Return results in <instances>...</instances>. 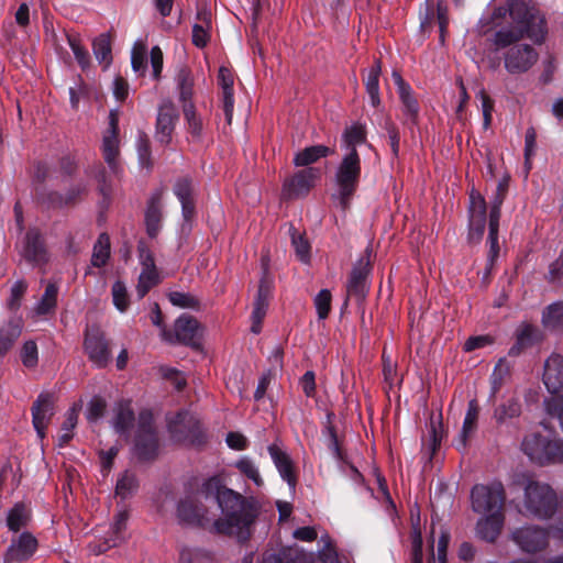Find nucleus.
<instances>
[{
    "label": "nucleus",
    "instance_id": "1",
    "mask_svg": "<svg viewBox=\"0 0 563 563\" xmlns=\"http://www.w3.org/2000/svg\"><path fill=\"white\" fill-rule=\"evenodd\" d=\"M200 494L206 498H214L221 509V517L213 522L218 533L235 537L240 541H245L250 537L251 527L257 517L254 500L225 487L218 477L206 481Z\"/></svg>",
    "mask_w": 563,
    "mask_h": 563
},
{
    "label": "nucleus",
    "instance_id": "2",
    "mask_svg": "<svg viewBox=\"0 0 563 563\" xmlns=\"http://www.w3.org/2000/svg\"><path fill=\"white\" fill-rule=\"evenodd\" d=\"M509 15L512 25L499 29L493 38L497 49L506 48L515 42L528 36L540 43L545 34L544 19L537 11L529 9L522 0H510L506 5L494 10V19H505Z\"/></svg>",
    "mask_w": 563,
    "mask_h": 563
},
{
    "label": "nucleus",
    "instance_id": "3",
    "mask_svg": "<svg viewBox=\"0 0 563 563\" xmlns=\"http://www.w3.org/2000/svg\"><path fill=\"white\" fill-rule=\"evenodd\" d=\"M515 484L525 490L523 503L529 514L545 518L554 512L556 497L548 484L534 481L526 474L519 475Z\"/></svg>",
    "mask_w": 563,
    "mask_h": 563
},
{
    "label": "nucleus",
    "instance_id": "4",
    "mask_svg": "<svg viewBox=\"0 0 563 563\" xmlns=\"http://www.w3.org/2000/svg\"><path fill=\"white\" fill-rule=\"evenodd\" d=\"M522 450L531 462L539 465L563 463V440L536 432L523 439Z\"/></svg>",
    "mask_w": 563,
    "mask_h": 563
},
{
    "label": "nucleus",
    "instance_id": "5",
    "mask_svg": "<svg viewBox=\"0 0 563 563\" xmlns=\"http://www.w3.org/2000/svg\"><path fill=\"white\" fill-rule=\"evenodd\" d=\"M361 177V158L357 151L345 153L335 172L338 199L342 209L349 207Z\"/></svg>",
    "mask_w": 563,
    "mask_h": 563
},
{
    "label": "nucleus",
    "instance_id": "6",
    "mask_svg": "<svg viewBox=\"0 0 563 563\" xmlns=\"http://www.w3.org/2000/svg\"><path fill=\"white\" fill-rule=\"evenodd\" d=\"M472 508L481 515L504 512L505 492L500 483L475 485L471 492Z\"/></svg>",
    "mask_w": 563,
    "mask_h": 563
},
{
    "label": "nucleus",
    "instance_id": "7",
    "mask_svg": "<svg viewBox=\"0 0 563 563\" xmlns=\"http://www.w3.org/2000/svg\"><path fill=\"white\" fill-rule=\"evenodd\" d=\"M505 53V68L510 74H521L529 70L538 60V53L528 44L512 43Z\"/></svg>",
    "mask_w": 563,
    "mask_h": 563
},
{
    "label": "nucleus",
    "instance_id": "8",
    "mask_svg": "<svg viewBox=\"0 0 563 563\" xmlns=\"http://www.w3.org/2000/svg\"><path fill=\"white\" fill-rule=\"evenodd\" d=\"M101 152L108 166L115 172L118 167L117 159L120 155L119 110L117 109L109 112V123L103 132Z\"/></svg>",
    "mask_w": 563,
    "mask_h": 563
},
{
    "label": "nucleus",
    "instance_id": "9",
    "mask_svg": "<svg viewBox=\"0 0 563 563\" xmlns=\"http://www.w3.org/2000/svg\"><path fill=\"white\" fill-rule=\"evenodd\" d=\"M157 439L152 427V415L147 411L140 415L139 433L135 452L142 460L152 459L157 452Z\"/></svg>",
    "mask_w": 563,
    "mask_h": 563
},
{
    "label": "nucleus",
    "instance_id": "10",
    "mask_svg": "<svg viewBox=\"0 0 563 563\" xmlns=\"http://www.w3.org/2000/svg\"><path fill=\"white\" fill-rule=\"evenodd\" d=\"M511 540L525 552L533 553L543 550L548 544L547 532L534 526L515 529Z\"/></svg>",
    "mask_w": 563,
    "mask_h": 563
},
{
    "label": "nucleus",
    "instance_id": "11",
    "mask_svg": "<svg viewBox=\"0 0 563 563\" xmlns=\"http://www.w3.org/2000/svg\"><path fill=\"white\" fill-rule=\"evenodd\" d=\"M38 547L36 538L30 532H23L12 539L3 555V563H21L30 560Z\"/></svg>",
    "mask_w": 563,
    "mask_h": 563
},
{
    "label": "nucleus",
    "instance_id": "12",
    "mask_svg": "<svg viewBox=\"0 0 563 563\" xmlns=\"http://www.w3.org/2000/svg\"><path fill=\"white\" fill-rule=\"evenodd\" d=\"M178 121V111L169 100L162 102L158 108L155 139L162 144H169L175 125Z\"/></svg>",
    "mask_w": 563,
    "mask_h": 563
},
{
    "label": "nucleus",
    "instance_id": "13",
    "mask_svg": "<svg viewBox=\"0 0 563 563\" xmlns=\"http://www.w3.org/2000/svg\"><path fill=\"white\" fill-rule=\"evenodd\" d=\"M137 250L142 272L139 277L136 292L140 298H143L158 283V274L151 251L144 244H140Z\"/></svg>",
    "mask_w": 563,
    "mask_h": 563
},
{
    "label": "nucleus",
    "instance_id": "14",
    "mask_svg": "<svg viewBox=\"0 0 563 563\" xmlns=\"http://www.w3.org/2000/svg\"><path fill=\"white\" fill-rule=\"evenodd\" d=\"M486 201L474 188L470 192V239L479 240L486 225Z\"/></svg>",
    "mask_w": 563,
    "mask_h": 563
},
{
    "label": "nucleus",
    "instance_id": "15",
    "mask_svg": "<svg viewBox=\"0 0 563 563\" xmlns=\"http://www.w3.org/2000/svg\"><path fill=\"white\" fill-rule=\"evenodd\" d=\"M85 351L89 360L98 367H103L110 360L108 344L98 328L88 329L85 338Z\"/></svg>",
    "mask_w": 563,
    "mask_h": 563
},
{
    "label": "nucleus",
    "instance_id": "16",
    "mask_svg": "<svg viewBox=\"0 0 563 563\" xmlns=\"http://www.w3.org/2000/svg\"><path fill=\"white\" fill-rule=\"evenodd\" d=\"M319 178V169L306 168L296 173L292 177L285 180L283 194L287 198L306 195L314 181Z\"/></svg>",
    "mask_w": 563,
    "mask_h": 563
},
{
    "label": "nucleus",
    "instance_id": "17",
    "mask_svg": "<svg viewBox=\"0 0 563 563\" xmlns=\"http://www.w3.org/2000/svg\"><path fill=\"white\" fill-rule=\"evenodd\" d=\"M178 518L189 525L207 526L210 522L208 510L197 498L188 496L179 501L177 507Z\"/></svg>",
    "mask_w": 563,
    "mask_h": 563
},
{
    "label": "nucleus",
    "instance_id": "18",
    "mask_svg": "<svg viewBox=\"0 0 563 563\" xmlns=\"http://www.w3.org/2000/svg\"><path fill=\"white\" fill-rule=\"evenodd\" d=\"M197 333L198 321L185 314L176 320L174 325V335L165 329L162 330V336L164 340L185 344H191L195 341Z\"/></svg>",
    "mask_w": 563,
    "mask_h": 563
},
{
    "label": "nucleus",
    "instance_id": "19",
    "mask_svg": "<svg viewBox=\"0 0 563 563\" xmlns=\"http://www.w3.org/2000/svg\"><path fill=\"white\" fill-rule=\"evenodd\" d=\"M543 383L551 394H556L563 387V356L551 354L544 363Z\"/></svg>",
    "mask_w": 563,
    "mask_h": 563
},
{
    "label": "nucleus",
    "instance_id": "20",
    "mask_svg": "<svg viewBox=\"0 0 563 563\" xmlns=\"http://www.w3.org/2000/svg\"><path fill=\"white\" fill-rule=\"evenodd\" d=\"M33 424L37 435L42 439L45 435V429L53 416V398L48 394H42L32 407Z\"/></svg>",
    "mask_w": 563,
    "mask_h": 563
},
{
    "label": "nucleus",
    "instance_id": "21",
    "mask_svg": "<svg viewBox=\"0 0 563 563\" xmlns=\"http://www.w3.org/2000/svg\"><path fill=\"white\" fill-rule=\"evenodd\" d=\"M268 452L282 478L287 482L290 488H295L297 477L289 455L277 444L269 445Z\"/></svg>",
    "mask_w": 563,
    "mask_h": 563
},
{
    "label": "nucleus",
    "instance_id": "22",
    "mask_svg": "<svg viewBox=\"0 0 563 563\" xmlns=\"http://www.w3.org/2000/svg\"><path fill=\"white\" fill-rule=\"evenodd\" d=\"M504 520V512L483 515L476 525L477 537L487 542H494L501 532Z\"/></svg>",
    "mask_w": 563,
    "mask_h": 563
},
{
    "label": "nucleus",
    "instance_id": "23",
    "mask_svg": "<svg viewBox=\"0 0 563 563\" xmlns=\"http://www.w3.org/2000/svg\"><path fill=\"white\" fill-rule=\"evenodd\" d=\"M368 266V260L364 258L360 260L354 266L346 287L350 296H354L357 299H362L365 296L369 273Z\"/></svg>",
    "mask_w": 563,
    "mask_h": 563
},
{
    "label": "nucleus",
    "instance_id": "24",
    "mask_svg": "<svg viewBox=\"0 0 563 563\" xmlns=\"http://www.w3.org/2000/svg\"><path fill=\"white\" fill-rule=\"evenodd\" d=\"M479 408L476 400H471L463 421L462 430L456 439L455 446L459 451H465L468 438L474 433L477 426Z\"/></svg>",
    "mask_w": 563,
    "mask_h": 563
},
{
    "label": "nucleus",
    "instance_id": "25",
    "mask_svg": "<svg viewBox=\"0 0 563 563\" xmlns=\"http://www.w3.org/2000/svg\"><path fill=\"white\" fill-rule=\"evenodd\" d=\"M219 84L222 88L223 111L227 122L230 124L233 117L234 99H233V76L231 71L221 67L219 69Z\"/></svg>",
    "mask_w": 563,
    "mask_h": 563
},
{
    "label": "nucleus",
    "instance_id": "26",
    "mask_svg": "<svg viewBox=\"0 0 563 563\" xmlns=\"http://www.w3.org/2000/svg\"><path fill=\"white\" fill-rule=\"evenodd\" d=\"M212 29L211 12L200 10L197 13V23L192 26V43L197 47H205L210 41Z\"/></svg>",
    "mask_w": 563,
    "mask_h": 563
},
{
    "label": "nucleus",
    "instance_id": "27",
    "mask_svg": "<svg viewBox=\"0 0 563 563\" xmlns=\"http://www.w3.org/2000/svg\"><path fill=\"white\" fill-rule=\"evenodd\" d=\"M517 342L509 350V355L517 356L521 351L541 340L540 331L531 324L522 323L517 330Z\"/></svg>",
    "mask_w": 563,
    "mask_h": 563
},
{
    "label": "nucleus",
    "instance_id": "28",
    "mask_svg": "<svg viewBox=\"0 0 563 563\" xmlns=\"http://www.w3.org/2000/svg\"><path fill=\"white\" fill-rule=\"evenodd\" d=\"M24 256L29 261L34 263L46 262V251L40 233L35 230H31L25 236Z\"/></svg>",
    "mask_w": 563,
    "mask_h": 563
},
{
    "label": "nucleus",
    "instance_id": "29",
    "mask_svg": "<svg viewBox=\"0 0 563 563\" xmlns=\"http://www.w3.org/2000/svg\"><path fill=\"white\" fill-rule=\"evenodd\" d=\"M162 221V195L159 192L152 196L146 212L145 222L150 236L154 238L161 229Z\"/></svg>",
    "mask_w": 563,
    "mask_h": 563
},
{
    "label": "nucleus",
    "instance_id": "30",
    "mask_svg": "<svg viewBox=\"0 0 563 563\" xmlns=\"http://www.w3.org/2000/svg\"><path fill=\"white\" fill-rule=\"evenodd\" d=\"M174 192L179 199L183 208V214L186 219H189L194 213V185L188 178H180L174 186Z\"/></svg>",
    "mask_w": 563,
    "mask_h": 563
},
{
    "label": "nucleus",
    "instance_id": "31",
    "mask_svg": "<svg viewBox=\"0 0 563 563\" xmlns=\"http://www.w3.org/2000/svg\"><path fill=\"white\" fill-rule=\"evenodd\" d=\"M331 154L325 145H313L299 151L294 157L295 166H308Z\"/></svg>",
    "mask_w": 563,
    "mask_h": 563
},
{
    "label": "nucleus",
    "instance_id": "32",
    "mask_svg": "<svg viewBox=\"0 0 563 563\" xmlns=\"http://www.w3.org/2000/svg\"><path fill=\"white\" fill-rule=\"evenodd\" d=\"M271 289V283L266 280V278H263L260 283L257 295L254 301V309L251 316L252 320L263 321L268 307Z\"/></svg>",
    "mask_w": 563,
    "mask_h": 563
},
{
    "label": "nucleus",
    "instance_id": "33",
    "mask_svg": "<svg viewBox=\"0 0 563 563\" xmlns=\"http://www.w3.org/2000/svg\"><path fill=\"white\" fill-rule=\"evenodd\" d=\"M192 427V417L188 412H179L168 422V429L177 441H183L188 437Z\"/></svg>",
    "mask_w": 563,
    "mask_h": 563
},
{
    "label": "nucleus",
    "instance_id": "34",
    "mask_svg": "<svg viewBox=\"0 0 563 563\" xmlns=\"http://www.w3.org/2000/svg\"><path fill=\"white\" fill-rule=\"evenodd\" d=\"M366 141V132L364 126L353 124L345 129L342 135V147L345 153L356 151V147Z\"/></svg>",
    "mask_w": 563,
    "mask_h": 563
},
{
    "label": "nucleus",
    "instance_id": "35",
    "mask_svg": "<svg viewBox=\"0 0 563 563\" xmlns=\"http://www.w3.org/2000/svg\"><path fill=\"white\" fill-rule=\"evenodd\" d=\"M184 118L187 123V129L194 140L198 141L202 136L203 121L197 113L192 102L183 104Z\"/></svg>",
    "mask_w": 563,
    "mask_h": 563
},
{
    "label": "nucleus",
    "instance_id": "36",
    "mask_svg": "<svg viewBox=\"0 0 563 563\" xmlns=\"http://www.w3.org/2000/svg\"><path fill=\"white\" fill-rule=\"evenodd\" d=\"M382 71L380 62L376 60L375 64L368 69L366 79H365V87L366 91L369 96L371 103L373 107H378L380 103L379 98V75Z\"/></svg>",
    "mask_w": 563,
    "mask_h": 563
},
{
    "label": "nucleus",
    "instance_id": "37",
    "mask_svg": "<svg viewBox=\"0 0 563 563\" xmlns=\"http://www.w3.org/2000/svg\"><path fill=\"white\" fill-rule=\"evenodd\" d=\"M30 520V509L23 504L14 505L8 512L7 526L11 531H19L26 527Z\"/></svg>",
    "mask_w": 563,
    "mask_h": 563
},
{
    "label": "nucleus",
    "instance_id": "38",
    "mask_svg": "<svg viewBox=\"0 0 563 563\" xmlns=\"http://www.w3.org/2000/svg\"><path fill=\"white\" fill-rule=\"evenodd\" d=\"M128 518L129 516L125 510H121L115 515L114 521L110 528L109 538L106 539L107 548L115 547L123 541V532L126 528Z\"/></svg>",
    "mask_w": 563,
    "mask_h": 563
},
{
    "label": "nucleus",
    "instance_id": "39",
    "mask_svg": "<svg viewBox=\"0 0 563 563\" xmlns=\"http://www.w3.org/2000/svg\"><path fill=\"white\" fill-rule=\"evenodd\" d=\"M176 84L179 91V100L185 103L191 102L194 78L187 68H180L176 75Z\"/></svg>",
    "mask_w": 563,
    "mask_h": 563
},
{
    "label": "nucleus",
    "instance_id": "40",
    "mask_svg": "<svg viewBox=\"0 0 563 563\" xmlns=\"http://www.w3.org/2000/svg\"><path fill=\"white\" fill-rule=\"evenodd\" d=\"M58 287L55 284H48L45 291L35 306L34 311L38 316H45L54 311L57 302Z\"/></svg>",
    "mask_w": 563,
    "mask_h": 563
},
{
    "label": "nucleus",
    "instance_id": "41",
    "mask_svg": "<svg viewBox=\"0 0 563 563\" xmlns=\"http://www.w3.org/2000/svg\"><path fill=\"white\" fill-rule=\"evenodd\" d=\"M92 49L96 58L100 63H104V67H108L111 63V43L108 34H100L95 38L92 43Z\"/></svg>",
    "mask_w": 563,
    "mask_h": 563
},
{
    "label": "nucleus",
    "instance_id": "42",
    "mask_svg": "<svg viewBox=\"0 0 563 563\" xmlns=\"http://www.w3.org/2000/svg\"><path fill=\"white\" fill-rule=\"evenodd\" d=\"M110 255V240L109 236L104 233L100 234L97 243L93 246V253L91 257V263L96 267L103 266Z\"/></svg>",
    "mask_w": 563,
    "mask_h": 563
},
{
    "label": "nucleus",
    "instance_id": "43",
    "mask_svg": "<svg viewBox=\"0 0 563 563\" xmlns=\"http://www.w3.org/2000/svg\"><path fill=\"white\" fill-rule=\"evenodd\" d=\"M542 323L545 328L556 329L563 325V302L550 305L542 314Z\"/></svg>",
    "mask_w": 563,
    "mask_h": 563
},
{
    "label": "nucleus",
    "instance_id": "44",
    "mask_svg": "<svg viewBox=\"0 0 563 563\" xmlns=\"http://www.w3.org/2000/svg\"><path fill=\"white\" fill-rule=\"evenodd\" d=\"M134 419L130 402L120 404L117 408L114 427L119 432H125Z\"/></svg>",
    "mask_w": 563,
    "mask_h": 563
},
{
    "label": "nucleus",
    "instance_id": "45",
    "mask_svg": "<svg viewBox=\"0 0 563 563\" xmlns=\"http://www.w3.org/2000/svg\"><path fill=\"white\" fill-rule=\"evenodd\" d=\"M147 48L144 42H135L131 52L132 68L136 73H144L146 69Z\"/></svg>",
    "mask_w": 563,
    "mask_h": 563
},
{
    "label": "nucleus",
    "instance_id": "46",
    "mask_svg": "<svg viewBox=\"0 0 563 563\" xmlns=\"http://www.w3.org/2000/svg\"><path fill=\"white\" fill-rule=\"evenodd\" d=\"M111 292L114 307L120 312L126 311L130 305L126 286L122 282L118 280L112 285Z\"/></svg>",
    "mask_w": 563,
    "mask_h": 563
},
{
    "label": "nucleus",
    "instance_id": "47",
    "mask_svg": "<svg viewBox=\"0 0 563 563\" xmlns=\"http://www.w3.org/2000/svg\"><path fill=\"white\" fill-rule=\"evenodd\" d=\"M236 468L250 478L256 486L263 485V479L261 477L260 471L257 466L251 461L249 457H242L235 463Z\"/></svg>",
    "mask_w": 563,
    "mask_h": 563
},
{
    "label": "nucleus",
    "instance_id": "48",
    "mask_svg": "<svg viewBox=\"0 0 563 563\" xmlns=\"http://www.w3.org/2000/svg\"><path fill=\"white\" fill-rule=\"evenodd\" d=\"M442 440L441 426L431 422L428 439L422 442L423 450L427 451L429 457L435 453L440 442Z\"/></svg>",
    "mask_w": 563,
    "mask_h": 563
},
{
    "label": "nucleus",
    "instance_id": "49",
    "mask_svg": "<svg viewBox=\"0 0 563 563\" xmlns=\"http://www.w3.org/2000/svg\"><path fill=\"white\" fill-rule=\"evenodd\" d=\"M510 374V365L507 362L506 358H500L497 364L495 365V368L492 374V385L494 391H497L501 385L504 384L505 379Z\"/></svg>",
    "mask_w": 563,
    "mask_h": 563
},
{
    "label": "nucleus",
    "instance_id": "50",
    "mask_svg": "<svg viewBox=\"0 0 563 563\" xmlns=\"http://www.w3.org/2000/svg\"><path fill=\"white\" fill-rule=\"evenodd\" d=\"M137 488V482L135 476L129 472H125L117 483L115 493L122 498H126Z\"/></svg>",
    "mask_w": 563,
    "mask_h": 563
},
{
    "label": "nucleus",
    "instance_id": "51",
    "mask_svg": "<svg viewBox=\"0 0 563 563\" xmlns=\"http://www.w3.org/2000/svg\"><path fill=\"white\" fill-rule=\"evenodd\" d=\"M68 44L74 56L82 69L87 68L90 63L88 51L81 45L80 41L75 36H68Z\"/></svg>",
    "mask_w": 563,
    "mask_h": 563
},
{
    "label": "nucleus",
    "instance_id": "52",
    "mask_svg": "<svg viewBox=\"0 0 563 563\" xmlns=\"http://www.w3.org/2000/svg\"><path fill=\"white\" fill-rule=\"evenodd\" d=\"M399 98L404 106L405 114L415 122L419 112V106L417 100L411 95V89H407L402 92H399Z\"/></svg>",
    "mask_w": 563,
    "mask_h": 563
},
{
    "label": "nucleus",
    "instance_id": "53",
    "mask_svg": "<svg viewBox=\"0 0 563 563\" xmlns=\"http://www.w3.org/2000/svg\"><path fill=\"white\" fill-rule=\"evenodd\" d=\"M331 292L328 289L320 290L314 297V307L319 319H325L331 310Z\"/></svg>",
    "mask_w": 563,
    "mask_h": 563
},
{
    "label": "nucleus",
    "instance_id": "54",
    "mask_svg": "<svg viewBox=\"0 0 563 563\" xmlns=\"http://www.w3.org/2000/svg\"><path fill=\"white\" fill-rule=\"evenodd\" d=\"M27 289V285L24 280H16L10 291V297L7 301V306L11 310H16L21 306L22 297Z\"/></svg>",
    "mask_w": 563,
    "mask_h": 563
},
{
    "label": "nucleus",
    "instance_id": "55",
    "mask_svg": "<svg viewBox=\"0 0 563 563\" xmlns=\"http://www.w3.org/2000/svg\"><path fill=\"white\" fill-rule=\"evenodd\" d=\"M537 147V133L533 128H529L525 136V166L527 173L531 169V158Z\"/></svg>",
    "mask_w": 563,
    "mask_h": 563
},
{
    "label": "nucleus",
    "instance_id": "56",
    "mask_svg": "<svg viewBox=\"0 0 563 563\" xmlns=\"http://www.w3.org/2000/svg\"><path fill=\"white\" fill-rule=\"evenodd\" d=\"M505 187L501 184H499L497 187L496 196L490 203L489 224L499 225L500 207L505 198Z\"/></svg>",
    "mask_w": 563,
    "mask_h": 563
},
{
    "label": "nucleus",
    "instance_id": "57",
    "mask_svg": "<svg viewBox=\"0 0 563 563\" xmlns=\"http://www.w3.org/2000/svg\"><path fill=\"white\" fill-rule=\"evenodd\" d=\"M505 187L501 184H499L497 187L496 196L490 203L489 224L499 225L500 207L505 198Z\"/></svg>",
    "mask_w": 563,
    "mask_h": 563
},
{
    "label": "nucleus",
    "instance_id": "58",
    "mask_svg": "<svg viewBox=\"0 0 563 563\" xmlns=\"http://www.w3.org/2000/svg\"><path fill=\"white\" fill-rule=\"evenodd\" d=\"M21 360L24 366L35 367L38 361L37 346L34 341L24 343L21 351Z\"/></svg>",
    "mask_w": 563,
    "mask_h": 563
},
{
    "label": "nucleus",
    "instance_id": "59",
    "mask_svg": "<svg viewBox=\"0 0 563 563\" xmlns=\"http://www.w3.org/2000/svg\"><path fill=\"white\" fill-rule=\"evenodd\" d=\"M291 242L298 258L303 263H308L310 258V246L308 241L300 234L292 233Z\"/></svg>",
    "mask_w": 563,
    "mask_h": 563
},
{
    "label": "nucleus",
    "instance_id": "60",
    "mask_svg": "<svg viewBox=\"0 0 563 563\" xmlns=\"http://www.w3.org/2000/svg\"><path fill=\"white\" fill-rule=\"evenodd\" d=\"M498 228L499 225L489 224V233H488V243H489V252H488V263L490 266L494 265L495 261L499 255V245H498Z\"/></svg>",
    "mask_w": 563,
    "mask_h": 563
},
{
    "label": "nucleus",
    "instance_id": "61",
    "mask_svg": "<svg viewBox=\"0 0 563 563\" xmlns=\"http://www.w3.org/2000/svg\"><path fill=\"white\" fill-rule=\"evenodd\" d=\"M169 301L180 308H194L198 305L195 297L189 294L173 291L168 295Z\"/></svg>",
    "mask_w": 563,
    "mask_h": 563
},
{
    "label": "nucleus",
    "instance_id": "62",
    "mask_svg": "<svg viewBox=\"0 0 563 563\" xmlns=\"http://www.w3.org/2000/svg\"><path fill=\"white\" fill-rule=\"evenodd\" d=\"M548 413L558 419L560 429L563 433V398L553 397L547 402Z\"/></svg>",
    "mask_w": 563,
    "mask_h": 563
},
{
    "label": "nucleus",
    "instance_id": "63",
    "mask_svg": "<svg viewBox=\"0 0 563 563\" xmlns=\"http://www.w3.org/2000/svg\"><path fill=\"white\" fill-rule=\"evenodd\" d=\"M106 401L100 397H93L87 409V418L90 421L99 419L106 410Z\"/></svg>",
    "mask_w": 563,
    "mask_h": 563
},
{
    "label": "nucleus",
    "instance_id": "64",
    "mask_svg": "<svg viewBox=\"0 0 563 563\" xmlns=\"http://www.w3.org/2000/svg\"><path fill=\"white\" fill-rule=\"evenodd\" d=\"M112 93L118 101H124L129 96V84L122 77H115L112 82Z\"/></svg>",
    "mask_w": 563,
    "mask_h": 563
}]
</instances>
